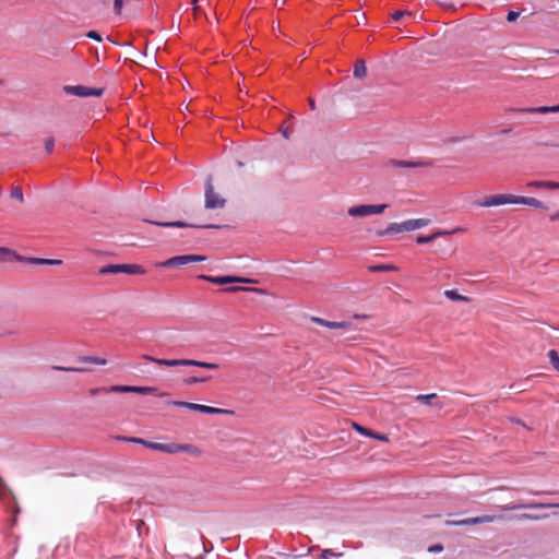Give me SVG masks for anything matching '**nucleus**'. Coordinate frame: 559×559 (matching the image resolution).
Wrapping results in <instances>:
<instances>
[{"instance_id":"11","label":"nucleus","mask_w":559,"mask_h":559,"mask_svg":"<svg viewBox=\"0 0 559 559\" xmlns=\"http://www.w3.org/2000/svg\"><path fill=\"white\" fill-rule=\"evenodd\" d=\"M140 9V0H115L114 11L118 15L133 14Z\"/></svg>"},{"instance_id":"22","label":"nucleus","mask_w":559,"mask_h":559,"mask_svg":"<svg viewBox=\"0 0 559 559\" xmlns=\"http://www.w3.org/2000/svg\"><path fill=\"white\" fill-rule=\"evenodd\" d=\"M348 215L352 217L369 216L368 204L352 206L348 209Z\"/></svg>"},{"instance_id":"13","label":"nucleus","mask_w":559,"mask_h":559,"mask_svg":"<svg viewBox=\"0 0 559 559\" xmlns=\"http://www.w3.org/2000/svg\"><path fill=\"white\" fill-rule=\"evenodd\" d=\"M549 508H559V503H543V502H532L527 504H504L501 506L500 509L503 511H512L518 509H549Z\"/></svg>"},{"instance_id":"42","label":"nucleus","mask_w":559,"mask_h":559,"mask_svg":"<svg viewBox=\"0 0 559 559\" xmlns=\"http://www.w3.org/2000/svg\"><path fill=\"white\" fill-rule=\"evenodd\" d=\"M55 146V140L52 138H49L45 141V150L48 154H50L53 151Z\"/></svg>"},{"instance_id":"48","label":"nucleus","mask_w":559,"mask_h":559,"mask_svg":"<svg viewBox=\"0 0 559 559\" xmlns=\"http://www.w3.org/2000/svg\"><path fill=\"white\" fill-rule=\"evenodd\" d=\"M557 219H559V212H557V213H555V214H552V215L550 216V221H551V222L557 221Z\"/></svg>"},{"instance_id":"39","label":"nucleus","mask_w":559,"mask_h":559,"mask_svg":"<svg viewBox=\"0 0 559 559\" xmlns=\"http://www.w3.org/2000/svg\"><path fill=\"white\" fill-rule=\"evenodd\" d=\"M11 198L16 199L20 202H23V191L20 187H14L10 192Z\"/></svg>"},{"instance_id":"26","label":"nucleus","mask_w":559,"mask_h":559,"mask_svg":"<svg viewBox=\"0 0 559 559\" xmlns=\"http://www.w3.org/2000/svg\"><path fill=\"white\" fill-rule=\"evenodd\" d=\"M130 441L136 442V443H142L150 449L160 451V452H164V449H165V443L150 442V441H145V440L139 439V438H131Z\"/></svg>"},{"instance_id":"27","label":"nucleus","mask_w":559,"mask_h":559,"mask_svg":"<svg viewBox=\"0 0 559 559\" xmlns=\"http://www.w3.org/2000/svg\"><path fill=\"white\" fill-rule=\"evenodd\" d=\"M25 262L32 263V264H49V265H59L62 263L61 260H55V259H40V258H26Z\"/></svg>"},{"instance_id":"16","label":"nucleus","mask_w":559,"mask_h":559,"mask_svg":"<svg viewBox=\"0 0 559 559\" xmlns=\"http://www.w3.org/2000/svg\"><path fill=\"white\" fill-rule=\"evenodd\" d=\"M463 230L464 229L461 228V227H456V228L451 229V230H439V231H436V233H433V234H431L429 236H418L417 239H416V242L419 243V245L428 243V242L433 241L435 239H437L440 236L452 235V234L460 233V231H463Z\"/></svg>"},{"instance_id":"23","label":"nucleus","mask_w":559,"mask_h":559,"mask_svg":"<svg viewBox=\"0 0 559 559\" xmlns=\"http://www.w3.org/2000/svg\"><path fill=\"white\" fill-rule=\"evenodd\" d=\"M353 75H354V78L359 79V80H362L366 78L367 67H366V63L364 60L359 59L355 62Z\"/></svg>"},{"instance_id":"44","label":"nucleus","mask_w":559,"mask_h":559,"mask_svg":"<svg viewBox=\"0 0 559 559\" xmlns=\"http://www.w3.org/2000/svg\"><path fill=\"white\" fill-rule=\"evenodd\" d=\"M519 16H520V12H516V11H509V12H508V14H507V21H508V22H513V21H515Z\"/></svg>"},{"instance_id":"21","label":"nucleus","mask_w":559,"mask_h":559,"mask_svg":"<svg viewBox=\"0 0 559 559\" xmlns=\"http://www.w3.org/2000/svg\"><path fill=\"white\" fill-rule=\"evenodd\" d=\"M515 204H524V205H530V206H533V207H536V209H542V210H546V205L540 202L539 200L535 199V198H531V197H518L516 195V202Z\"/></svg>"},{"instance_id":"32","label":"nucleus","mask_w":559,"mask_h":559,"mask_svg":"<svg viewBox=\"0 0 559 559\" xmlns=\"http://www.w3.org/2000/svg\"><path fill=\"white\" fill-rule=\"evenodd\" d=\"M388 204H368L369 215H377L384 212Z\"/></svg>"},{"instance_id":"18","label":"nucleus","mask_w":559,"mask_h":559,"mask_svg":"<svg viewBox=\"0 0 559 559\" xmlns=\"http://www.w3.org/2000/svg\"><path fill=\"white\" fill-rule=\"evenodd\" d=\"M430 224L429 218H414L403 222V227L405 231H412L415 229L423 228Z\"/></svg>"},{"instance_id":"7","label":"nucleus","mask_w":559,"mask_h":559,"mask_svg":"<svg viewBox=\"0 0 559 559\" xmlns=\"http://www.w3.org/2000/svg\"><path fill=\"white\" fill-rule=\"evenodd\" d=\"M499 520H503V516L486 514V515H481V516L468 518V519L459 520V521H447V525L465 526V525L491 523V522L499 521Z\"/></svg>"},{"instance_id":"6","label":"nucleus","mask_w":559,"mask_h":559,"mask_svg":"<svg viewBox=\"0 0 559 559\" xmlns=\"http://www.w3.org/2000/svg\"><path fill=\"white\" fill-rule=\"evenodd\" d=\"M226 204V200L218 195L211 181L209 180L205 185V207L210 210L223 209Z\"/></svg>"},{"instance_id":"51","label":"nucleus","mask_w":559,"mask_h":559,"mask_svg":"<svg viewBox=\"0 0 559 559\" xmlns=\"http://www.w3.org/2000/svg\"><path fill=\"white\" fill-rule=\"evenodd\" d=\"M93 39L97 40V41H102L103 37L100 36H97V37H92Z\"/></svg>"},{"instance_id":"5","label":"nucleus","mask_w":559,"mask_h":559,"mask_svg":"<svg viewBox=\"0 0 559 559\" xmlns=\"http://www.w3.org/2000/svg\"><path fill=\"white\" fill-rule=\"evenodd\" d=\"M63 91L68 95H74L78 97H91V96L99 97L104 93V88L88 87V86H84V85H66L63 87Z\"/></svg>"},{"instance_id":"8","label":"nucleus","mask_w":559,"mask_h":559,"mask_svg":"<svg viewBox=\"0 0 559 559\" xmlns=\"http://www.w3.org/2000/svg\"><path fill=\"white\" fill-rule=\"evenodd\" d=\"M206 258L198 254L177 255L164 261L160 265L165 267L181 266L191 262H201Z\"/></svg>"},{"instance_id":"33","label":"nucleus","mask_w":559,"mask_h":559,"mask_svg":"<svg viewBox=\"0 0 559 559\" xmlns=\"http://www.w3.org/2000/svg\"><path fill=\"white\" fill-rule=\"evenodd\" d=\"M228 293H237V292H254V293H263L262 289L253 288V287H242V286H233L225 289Z\"/></svg>"},{"instance_id":"49","label":"nucleus","mask_w":559,"mask_h":559,"mask_svg":"<svg viewBox=\"0 0 559 559\" xmlns=\"http://www.w3.org/2000/svg\"><path fill=\"white\" fill-rule=\"evenodd\" d=\"M99 391H100V389H92V390H91V394H92V395H95V394H97Z\"/></svg>"},{"instance_id":"4","label":"nucleus","mask_w":559,"mask_h":559,"mask_svg":"<svg viewBox=\"0 0 559 559\" xmlns=\"http://www.w3.org/2000/svg\"><path fill=\"white\" fill-rule=\"evenodd\" d=\"M516 195L513 194H492L487 195L483 200L476 201L475 204L481 207L500 206L506 204H515Z\"/></svg>"},{"instance_id":"17","label":"nucleus","mask_w":559,"mask_h":559,"mask_svg":"<svg viewBox=\"0 0 559 559\" xmlns=\"http://www.w3.org/2000/svg\"><path fill=\"white\" fill-rule=\"evenodd\" d=\"M519 112H527V114H550V112H559V104L556 106H542V107H527V108H519L513 109Z\"/></svg>"},{"instance_id":"2","label":"nucleus","mask_w":559,"mask_h":559,"mask_svg":"<svg viewBox=\"0 0 559 559\" xmlns=\"http://www.w3.org/2000/svg\"><path fill=\"white\" fill-rule=\"evenodd\" d=\"M169 404L174 405V406H177V407H185V408H188L190 411H195V412H200V413H204V414H211V415H215V414L233 415L234 414V412L230 411V409L217 408V407L207 406V405H203V404L191 403V402L171 401V402H169Z\"/></svg>"},{"instance_id":"50","label":"nucleus","mask_w":559,"mask_h":559,"mask_svg":"<svg viewBox=\"0 0 559 559\" xmlns=\"http://www.w3.org/2000/svg\"><path fill=\"white\" fill-rule=\"evenodd\" d=\"M85 35L92 36V35H97V33L95 31H90Z\"/></svg>"},{"instance_id":"30","label":"nucleus","mask_w":559,"mask_h":559,"mask_svg":"<svg viewBox=\"0 0 559 559\" xmlns=\"http://www.w3.org/2000/svg\"><path fill=\"white\" fill-rule=\"evenodd\" d=\"M79 361L96 364V365H102V366L107 364V360L105 358H99V357H94V356H83V357H80Z\"/></svg>"},{"instance_id":"12","label":"nucleus","mask_w":559,"mask_h":559,"mask_svg":"<svg viewBox=\"0 0 559 559\" xmlns=\"http://www.w3.org/2000/svg\"><path fill=\"white\" fill-rule=\"evenodd\" d=\"M154 386H135V385H112L108 389L109 392L117 393H138V394H150L156 392Z\"/></svg>"},{"instance_id":"20","label":"nucleus","mask_w":559,"mask_h":559,"mask_svg":"<svg viewBox=\"0 0 559 559\" xmlns=\"http://www.w3.org/2000/svg\"><path fill=\"white\" fill-rule=\"evenodd\" d=\"M390 165L394 167H403V168H417V167H428L430 163L427 162H406V160H390Z\"/></svg>"},{"instance_id":"45","label":"nucleus","mask_w":559,"mask_h":559,"mask_svg":"<svg viewBox=\"0 0 559 559\" xmlns=\"http://www.w3.org/2000/svg\"><path fill=\"white\" fill-rule=\"evenodd\" d=\"M428 550L430 552H440L443 550V546L440 544H437V545L430 546Z\"/></svg>"},{"instance_id":"28","label":"nucleus","mask_w":559,"mask_h":559,"mask_svg":"<svg viewBox=\"0 0 559 559\" xmlns=\"http://www.w3.org/2000/svg\"><path fill=\"white\" fill-rule=\"evenodd\" d=\"M444 296L453 301H468V298L466 296H463L459 294L456 290L452 289L445 290Z\"/></svg>"},{"instance_id":"52","label":"nucleus","mask_w":559,"mask_h":559,"mask_svg":"<svg viewBox=\"0 0 559 559\" xmlns=\"http://www.w3.org/2000/svg\"><path fill=\"white\" fill-rule=\"evenodd\" d=\"M167 395H168V393H166V392H163V393L158 394V396H160V397H164V396H167Z\"/></svg>"},{"instance_id":"34","label":"nucleus","mask_w":559,"mask_h":559,"mask_svg":"<svg viewBox=\"0 0 559 559\" xmlns=\"http://www.w3.org/2000/svg\"><path fill=\"white\" fill-rule=\"evenodd\" d=\"M548 358L550 360L552 368L555 370L559 371V355H558L557 350L550 349L548 352Z\"/></svg>"},{"instance_id":"1","label":"nucleus","mask_w":559,"mask_h":559,"mask_svg":"<svg viewBox=\"0 0 559 559\" xmlns=\"http://www.w3.org/2000/svg\"><path fill=\"white\" fill-rule=\"evenodd\" d=\"M144 359L155 362L159 366L165 367H178V366H195L205 369H217L218 365L215 362L200 361L194 359H159L148 355L143 356Z\"/></svg>"},{"instance_id":"15","label":"nucleus","mask_w":559,"mask_h":559,"mask_svg":"<svg viewBox=\"0 0 559 559\" xmlns=\"http://www.w3.org/2000/svg\"><path fill=\"white\" fill-rule=\"evenodd\" d=\"M153 224H156L158 226L164 227H192V228H219L218 225L213 224H188L181 221L176 222H167V223H158V222H152Z\"/></svg>"},{"instance_id":"9","label":"nucleus","mask_w":559,"mask_h":559,"mask_svg":"<svg viewBox=\"0 0 559 559\" xmlns=\"http://www.w3.org/2000/svg\"><path fill=\"white\" fill-rule=\"evenodd\" d=\"M199 278L216 285H226L231 283H253V280L239 277V276H211V275H199Z\"/></svg>"},{"instance_id":"41","label":"nucleus","mask_w":559,"mask_h":559,"mask_svg":"<svg viewBox=\"0 0 559 559\" xmlns=\"http://www.w3.org/2000/svg\"><path fill=\"white\" fill-rule=\"evenodd\" d=\"M369 438L377 439V440H380V441H383V442H388L389 441V437L386 435L378 433V432H374L372 430H371V436H369Z\"/></svg>"},{"instance_id":"40","label":"nucleus","mask_w":559,"mask_h":559,"mask_svg":"<svg viewBox=\"0 0 559 559\" xmlns=\"http://www.w3.org/2000/svg\"><path fill=\"white\" fill-rule=\"evenodd\" d=\"M341 554H335L333 552L331 549H323L321 555H320V559H330L332 557H336V556H340Z\"/></svg>"},{"instance_id":"53","label":"nucleus","mask_w":559,"mask_h":559,"mask_svg":"<svg viewBox=\"0 0 559 559\" xmlns=\"http://www.w3.org/2000/svg\"><path fill=\"white\" fill-rule=\"evenodd\" d=\"M283 135H284L286 139H288V138H289V135H288L287 131H284V132H283Z\"/></svg>"},{"instance_id":"31","label":"nucleus","mask_w":559,"mask_h":559,"mask_svg":"<svg viewBox=\"0 0 559 559\" xmlns=\"http://www.w3.org/2000/svg\"><path fill=\"white\" fill-rule=\"evenodd\" d=\"M547 518H548V514L537 515V514L523 513V514L518 515L516 519L521 520V521H524V520L539 521V520H544Z\"/></svg>"},{"instance_id":"24","label":"nucleus","mask_w":559,"mask_h":559,"mask_svg":"<svg viewBox=\"0 0 559 559\" xmlns=\"http://www.w3.org/2000/svg\"><path fill=\"white\" fill-rule=\"evenodd\" d=\"M405 231L403 227V223H391L388 225V227L383 230H379L377 234L378 236H384L389 234H399Z\"/></svg>"},{"instance_id":"29","label":"nucleus","mask_w":559,"mask_h":559,"mask_svg":"<svg viewBox=\"0 0 559 559\" xmlns=\"http://www.w3.org/2000/svg\"><path fill=\"white\" fill-rule=\"evenodd\" d=\"M370 272H395L397 267L393 264H381V265H372L369 267Z\"/></svg>"},{"instance_id":"38","label":"nucleus","mask_w":559,"mask_h":559,"mask_svg":"<svg viewBox=\"0 0 559 559\" xmlns=\"http://www.w3.org/2000/svg\"><path fill=\"white\" fill-rule=\"evenodd\" d=\"M352 427L357 431L359 432L360 435L365 436V437H369L371 436V430L357 424V423H352Z\"/></svg>"},{"instance_id":"37","label":"nucleus","mask_w":559,"mask_h":559,"mask_svg":"<svg viewBox=\"0 0 559 559\" xmlns=\"http://www.w3.org/2000/svg\"><path fill=\"white\" fill-rule=\"evenodd\" d=\"M437 397V394L436 393H430V394H419L416 396V401L418 402H421V403H425V404H430V402L432 400H435Z\"/></svg>"},{"instance_id":"10","label":"nucleus","mask_w":559,"mask_h":559,"mask_svg":"<svg viewBox=\"0 0 559 559\" xmlns=\"http://www.w3.org/2000/svg\"><path fill=\"white\" fill-rule=\"evenodd\" d=\"M164 453H189L193 456H200L202 452L194 444L165 443Z\"/></svg>"},{"instance_id":"36","label":"nucleus","mask_w":559,"mask_h":559,"mask_svg":"<svg viewBox=\"0 0 559 559\" xmlns=\"http://www.w3.org/2000/svg\"><path fill=\"white\" fill-rule=\"evenodd\" d=\"M211 379V377H190L183 380V383L187 385H192L200 382H206Z\"/></svg>"},{"instance_id":"43","label":"nucleus","mask_w":559,"mask_h":559,"mask_svg":"<svg viewBox=\"0 0 559 559\" xmlns=\"http://www.w3.org/2000/svg\"><path fill=\"white\" fill-rule=\"evenodd\" d=\"M404 15H412L411 12H404V11H395L393 14H392V19L394 21H397L400 20L401 17H403Z\"/></svg>"},{"instance_id":"19","label":"nucleus","mask_w":559,"mask_h":559,"mask_svg":"<svg viewBox=\"0 0 559 559\" xmlns=\"http://www.w3.org/2000/svg\"><path fill=\"white\" fill-rule=\"evenodd\" d=\"M26 258H23L16 254L13 250L4 247H0V262L8 261H25Z\"/></svg>"},{"instance_id":"14","label":"nucleus","mask_w":559,"mask_h":559,"mask_svg":"<svg viewBox=\"0 0 559 559\" xmlns=\"http://www.w3.org/2000/svg\"><path fill=\"white\" fill-rule=\"evenodd\" d=\"M311 321L317 323V324H319V325H322V326H325V328H329V329H334V330H348L352 326L350 322H346V321H342V322L328 321V320L319 318V317H312Z\"/></svg>"},{"instance_id":"35","label":"nucleus","mask_w":559,"mask_h":559,"mask_svg":"<svg viewBox=\"0 0 559 559\" xmlns=\"http://www.w3.org/2000/svg\"><path fill=\"white\" fill-rule=\"evenodd\" d=\"M53 370L59 371H70V372H86L88 369L81 368V367H61V366H52Z\"/></svg>"},{"instance_id":"25","label":"nucleus","mask_w":559,"mask_h":559,"mask_svg":"<svg viewBox=\"0 0 559 559\" xmlns=\"http://www.w3.org/2000/svg\"><path fill=\"white\" fill-rule=\"evenodd\" d=\"M530 188H547V189H559V182L554 181H530L527 182Z\"/></svg>"},{"instance_id":"46","label":"nucleus","mask_w":559,"mask_h":559,"mask_svg":"<svg viewBox=\"0 0 559 559\" xmlns=\"http://www.w3.org/2000/svg\"><path fill=\"white\" fill-rule=\"evenodd\" d=\"M107 39H108L109 41H111L112 44H115V45H130V43H123V44H121V43H119V41H117V40H114L110 36H107Z\"/></svg>"},{"instance_id":"47","label":"nucleus","mask_w":559,"mask_h":559,"mask_svg":"<svg viewBox=\"0 0 559 559\" xmlns=\"http://www.w3.org/2000/svg\"><path fill=\"white\" fill-rule=\"evenodd\" d=\"M309 106H310V108H311L312 110H314V109L317 108L314 99L309 98Z\"/></svg>"},{"instance_id":"3","label":"nucleus","mask_w":559,"mask_h":559,"mask_svg":"<svg viewBox=\"0 0 559 559\" xmlns=\"http://www.w3.org/2000/svg\"><path fill=\"white\" fill-rule=\"evenodd\" d=\"M100 275L126 273L130 275L144 274L145 270L139 264H108L99 269Z\"/></svg>"}]
</instances>
